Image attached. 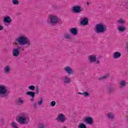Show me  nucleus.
<instances>
[{"mask_svg":"<svg viewBox=\"0 0 128 128\" xmlns=\"http://www.w3.org/2000/svg\"><path fill=\"white\" fill-rule=\"evenodd\" d=\"M32 106L34 110H38V104L36 102H34L32 104Z\"/></svg>","mask_w":128,"mask_h":128,"instance_id":"nucleus-32","label":"nucleus"},{"mask_svg":"<svg viewBox=\"0 0 128 128\" xmlns=\"http://www.w3.org/2000/svg\"><path fill=\"white\" fill-rule=\"evenodd\" d=\"M90 62H94L96 60V56L94 55H90L88 57Z\"/></svg>","mask_w":128,"mask_h":128,"instance_id":"nucleus-15","label":"nucleus"},{"mask_svg":"<svg viewBox=\"0 0 128 128\" xmlns=\"http://www.w3.org/2000/svg\"><path fill=\"white\" fill-rule=\"evenodd\" d=\"M122 56V53L118 52H114V56H113V58H119Z\"/></svg>","mask_w":128,"mask_h":128,"instance_id":"nucleus-18","label":"nucleus"},{"mask_svg":"<svg viewBox=\"0 0 128 128\" xmlns=\"http://www.w3.org/2000/svg\"><path fill=\"white\" fill-rule=\"evenodd\" d=\"M108 116L110 120H112L114 118V116L112 112H110L108 114Z\"/></svg>","mask_w":128,"mask_h":128,"instance_id":"nucleus-23","label":"nucleus"},{"mask_svg":"<svg viewBox=\"0 0 128 128\" xmlns=\"http://www.w3.org/2000/svg\"><path fill=\"white\" fill-rule=\"evenodd\" d=\"M59 24H62V20L60 18H58V23Z\"/></svg>","mask_w":128,"mask_h":128,"instance_id":"nucleus-39","label":"nucleus"},{"mask_svg":"<svg viewBox=\"0 0 128 128\" xmlns=\"http://www.w3.org/2000/svg\"><path fill=\"white\" fill-rule=\"evenodd\" d=\"M80 24L81 26H88V18L86 17L84 18L80 22Z\"/></svg>","mask_w":128,"mask_h":128,"instance_id":"nucleus-11","label":"nucleus"},{"mask_svg":"<svg viewBox=\"0 0 128 128\" xmlns=\"http://www.w3.org/2000/svg\"><path fill=\"white\" fill-rule=\"evenodd\" d=\"M44 104V98L40 97V100L38 102V106H42Z\"/></svg>","mask_w":128,"mask_h":128,"instance_id":"nucleus-25","label":"nucleus"},{"mask_svg":"<svg viewBox=\"0 0 128 128\" xmlns=\"http://www.w3.org/2000/svg\"><path fill=\"white\" fill-rule=\"evenodd\" d=\"M58 16L54 15L52 16L49 15L48 16V18L50 20V24L52 26H54V24H58Z\"/></svg>","mask_w":128,"mask_h":128,"instance_id":"nucleus-6","label":"nucleus"},{"mask_svg":"<svg viewBox=\"0 0 128 128\" xmlns=\"http://www.w3.org/2000/svg\"><path fill=\"white\" fill-rule=\"evenodd\" d=\"M24 48L22 46H18L16 48H14L12 50V56L15 58L20 56V52H24Z\"/></svg>","mask_w":128,"mask_h":128,"instance_id":"nucleus-5","label":"nucleus"},{"mask_svg":"<svg viewBox=\"0 0 128 128\" xmlns=\"http://www.w3.org/2000/svg\"><path fill=\"white\" fill-rule=\"evenodd\" d=\"M28 88L30 90H36V86L34 85H30L28 86Z\"/></svg>","mask_w":128,"mask_h":128,"instance_id":"nucleus-28","label":"nucleus"},{"mask_svg":"<svg viewBox=\"0 0 128 128\" xmlns=\"http://www.w3.org/2000/svg\"><path fill=\"white\" fill-rule=\"evenodd\" d=\"M26 96H28L30 98L36 96V92L34 91H27L26 92Z\"/></svg>","mask_w":128,"mask_h":128,"instance_id":"nucleus-16","label":"nucleus"},{"mask_svg":"<svg viewBox=\"0 0 128 128\" xmlns=\"http://www.w3.org/2000/svg\"><path fill=\"white\" fill-rule=\"evenodd\" d=\"M120 84L122 88H124V86H126V82L124 80L121 81L120 82Z\"/></svg>","mask_w":128,"mask_h":128,"instance_id":"nucleus-27","label":"nucleus"},{"mask_svg":"<svg viewBox=\"0 0 128 128\" xmlns=\"http://www.w3.org/2000/svg\"><path fill=\"white\" fill-rule=\"evenodd\" d=\"M16 42L20 46H26V48H30L32 46L30 40L24 36L20 35L16 39Z\"/></svg>","mask_w":128,"mask_h":128,"instance_id":"nucleus-1","label":"nucleus"},{"mask_svg":"<svg viewBox=\"0 0 128 128\" xmlns=\"http://www.w3.org/2000/svg\"><path fill=\"white\" fill-rule=\"evenodd\" d=\"M38 128H44V125L42 123H40L38 124Z\"/></svg>","mask_w":128,"mask_h":128,"instance_id":"nucleus-33","label":"nucleus"},{"mask_svg":"<svg viewBox=\"0 0 128 128\" xmlns=\"http://www.w3.org/2000/svg\"><path fill=\"white\" fill-rule=\"evenodd\" d=\"M24 102V101L22 100V98H19L18 99V100L16 102V104L17 106H20V104H23Z\"/></svg>","mask_w":128,"mask_h":128,"instance_id":"nucleus-19","label":"nucleus"},{"mask_svg":"<svg viewBox=\"0 0 128 128\" xmlns=\"http://www.w3.org/2000/svg\"><path fill=\"white\" fill-rule=\"evenodd\" d=\"M126 30V27L122 26H118V30L119 32H124Z\"/></svg>","mask_w":128,"mask_h":128,"instance_id":"nucleus-22","label":"nucleus"},{"mask_svg":"<svg viewBox=\"0 0 128 128\" xmlns=\"http://www.w3.org/2000/svg\"><path fill=\"white\" fill-rule=\"evenodd\" d=\"M78 94H82V95H83V96H84V92H79Z\"/></svg>","mask_w":128,"mask_h":128,"instance_id":"nucleus-43","label":"nucleus"},{"mask_svg":"<svg viewBox=\"0 0 128 128\" xmlns=\"http://www.w3.org/2000/svg\"><path fill=\"white\" fill-rule=\"evenodd\" d=\"M51 106H54L56 104V101H52L50 103Z\"/></svg>","mask_w":128,"mask_h":128,"instance_id":"nucleus-35","label":"nucleus"},{"mask_svg":"<svg viewBox=\"0 0 128 128\" xmlns=\"http://www.w3.org/2000/svg\"><path fill=\"white\" fill-rule=\"evenodd\" d=\"M106 30V26L102 23H99L95 26V32L96 34H104Z\"/></svg>","mask_w":128,"mask_h":128,"instance_id":"nucleus-3","label":"nucleus"},{"mask_svg":"<svg viewBox=\"0 0 128 128\" xmlns=\"http://www.w3.org/2000/svg\"><path fill=\"white\" fill-rule=\"evenodd\" d=\"M10 92L8 90L6 86L4 85H0V98H4L8 96Z\"/></svg>","mask_w":128,"mask_h":128,"instance_id":"nucleus-4","label":"nucleus"},{"mask_svg":"<svg viewBox=\"0 0 128 128\" xmlns=\"http://www.w3.org/2000/svg\"><path fill=\"white\" fill-rule=\"evenodd\" d=\"M78 128H86V125L84 123H80L78 126Z\"/></svg>","mask_w":128,"mask_h":128,"instance_id":"nucleus-24","label":"nucleus"},{"mask_svg":"<svg viewBox=\"0 0 128 128\" xmlns=\"http://www.w3.org/2000/svg\"><path fill=\"white\" fill-rule=\"evenodd\" d=\"M30 102H34V96L31 97Z\"/></svg>","mask_w":128,"mask_h":128,"instance_id":"nucleus-40","label":"nucleus"},{"mask_svg":"<svg viewBox=\"0 0 128 128\" xmlns=\"http://www.w3.org/2000/svg\"><path fill=\"white\" fill-rule=\"evenodd\" d=\"M96 64H100L99 60H96Z\"/></svg>","mask_w":128,"mask_h":128,"instance_id":"nucleus-41","label":"nucleus"},{"mask_svg":"<svg viewBox=\"0 0 128 128\" xmlns=\"http://www.w3.org/2000/svg\"><path fill=\"white\" fill-rule=\"evenodd\" d=\"M12 22V18L9 16H6L4 18L3 22H4V24H10Z\"/></svg>","mask_w":128,"mask_h":128,"instance_id":"nucleus-14","label":"nucleus"},{"mask_svg":"<svg viewBox=\"0 0 128 128\" xmlns=\"http://www.w3.org/2000/svg\"><path fill=\"white\" fill-rule=\"evenodd\" d=\"M12 127L14 128H18V124L16 122H13L11 124Z\"/></svg>","mask_w":128,"mask_h":128,"instance_id":"nucleus-26","label":"nucleus"},{"mask_svg":"<svg viewBox=\"0 0 128 128\" xmlns=\"http://www.w3.org/2000/svg\"><path fill=\"white\" fill-rule=\"evenodd\" d=\"M4 72L6 74H10V66H7L5 67Z\"/></svg>","mask_w":128,"mask_h":128,"instance_id":"nucleus-20","label":"nucleus"},{"mask_svg":"<svg viewBox=\"0 0 128 128\" xmlns=\"http://www.w3.org/2000/svg\"><path fill=\"white\" fill-rule=\"evenodd\" d=\"M109 77H110V74H106L103 76L102 77L100 78H98V80H106V79L108 78H109Z\"/></svg>","mask_w":128,"mask_h":128,"instance_id":"nucleus-21","label":"nucleus"},{"mask_svg":"<svg viewBox=\"0 0 128 128\" xmlns=\"http://www.w3.org/2000/svg\"><path fill=\"white\" fill-rule=\"evenodd\" d=\"M117 22L118 24H124L126 22L124 21V20H122V18H120V20L117 21Z\"/></svg>","mask_w":128,"mask_h":128,"instance_id":"nucleus-29","label":"nucleus"},{"mask_svg":"<svg viewBox=\"0 0 128 128\" xmlns=\"http://www.w3.org/2000/svg\"><path fill=\"white\" fill-rule=\"evenodd\" d=\"M84 96H90V93L88 92H84Z\"/></svg>","mask_w":128,"mask_h":128,"instance_id":"nucleus-34","label":"nucleus"},{"mask_svg":"<svg viewBox=\"0 0 128 128\" xmlns=\"http://www.w3.org/2000/svg\"><path fill=\"white\" fill-rule=\"evenodd\" d=\"M64 38H67V40H70V38H72V36H70V34H67L64 36Z\"/></svg>","mask_w":128,"mask_h":128,"instance_id":"nucleus-31","label":"nucleus"},{"mask_svg":"<svg viewBox=\"0 0 128 128\" xmlns=\"http://www.w3.org/2000/svg\"><path fill=\"white\" fill-rule=\"evenodd\" d=\"M114 92H116L114 88L112 86L107 87L106 92L108 94H114Z\"/></svg>","mask_w":128,"mask_h":128,"instance_id":"nucleus-10","label":"nucleus"},{"mask_svg":"<svg viewBox=\"0 0 128 128\" xmlns=\"http://www.w3.org/2000/svg\"><path fill=\"white\" fill-rule=\"evenodd\" d=\"M36 93L39 94V92H40V87H38V86H36Z\"/></svg>","mask_w":128,"mask_h":128,"instance_id":"nucleus-36","label":"nucleus"},{"mask_svg":"<svg viewBox=\"0 0 128 128\" xmlns=\"http://www.w3.org/2000/svg\"><path fill=\"white\" fill-rule=\"evenodd\" d=\"M4 30V26H2V25H0V30Z\"/></svg>","mask_w":128,"mask_h":128,"instance_id":"nucleus-42","label":"nucleus"},{"mask_svg":"<svg viewBox=\"0 0 128 128\" xmlns=\"http://www.w3.org/2000/svg\"><path fill=\"white\" fill-rule=\"evenodd\" d=\"M84 122L90 126H92V124H94V119L90 116L85 118Z\"/></svg>","mask_w":128,"mask_h":128,"instance_id":"nucleus-9","label":"nucleus"},{"mask_svg":"<svg viewBox=\"0 0 128 128\" xmlns=\"http://www.w3.org/2000/svg\"><path fill=\"white\" fill-rule=\"evenodd\" d=\"M20 124H28L30 122V116L26 114H22L17 120Z\"/></svg>","mask_w":128,"mask_h":128,"instance_id":"nucleus-2","label":"nucleus"},{"mask_svg":"<svg viewBox=\"0 0 128 128\" xmlns=\"http://www.w3.org/2000/svg\"><path fill=\"white\" fill-rule=\"evenodd\" d=\"M0 124H4V119L1 118L0 119Z\"/></svg>","mask_w":128,"mask_h":128,"instance_id":"nucleus-38","label":"nucleus"},{"mask_svg":"<svg viewBox=\"0 0 128 128\" xmlns=\"http://www.w3.org/2000/svg\"><path fill=\"white\" fill-rule=\"evenodd\" d=\"M72 10L74 14H80L84 10V8L80 6H75L72 8Z\"/></svg>","mask_w":128,"mask_h":128,"instance_id":"nucleus-7","label":"nucleus"},{"mask_svg":"<svg viewBox=\"0 0 128 128\" xmlns=\"http://www.w3.org/2000/svg\"><path fill=\"white\" fill-rule=\"evenodd\" d=\"M56 120H58V122H60L62 124H64V122H66V116H64L62 114H59Z\"/></svg>","mask_w":128,"mask_h":128,"instance_id":"nucleus-8","label":"nucleus"},{"mask_svg":"<svg viewBox=\"0 0 128 128\" xmlns=\"http://www.w3.org/2000/svg\"><path fill=\"white\" fill-rule=\"evenodd\" d=\"M52 8L53 10H58V6L56 5H53L52 6Z\"/></svg>","mask_w":128,"mask_h":128,"instance_id":"nucleus-37","label":"nucleus"},{"mask_svg":"<svg viewBox=\"0 0 128 128\" xmlns=\"http://www.w3.org/2000/svg\"><path fill=\"white\" fill-rule=\"evenodd\" d=\"M70 32L73 36H76V34H78V28H72L70 30Z\"/></svg>","mask_w":128,"mask_h":128,"instance_id":"nucleus-12","label":"nucleus"},{"mask_svg":"<svg viewBox=\"0 0 128 128\" xmlns=\"http://www.w3.org/2000/svg\"><path fill=\"white\" fill-rule=\"evenodd\" d=\"M12 2H13V4H20V2H18V0H12Z\"/></svg>","mask_w":128,"mask_h":128,"instance_id":"nucleus-30","label":"nucleus"},{"mask_svg":"<svg viewBox=\"0 0 128 128\" xmlns=\"http://www.w3.org/2000/svg\"><path fill=\"white\" fill-rule=\"evenodd\" d=\"M86 4H87V6H90V2H86Z\"/></svg>","mask_w":128,"mask_h":128,"instance_id":"nucleus-44","label":"nucleus"},{"mask_svg":"<svg viewBox=\"0 0 128 128\" xmlns=\"http://www.w3.org/2000/svg\"><path fill=\"white\" fill-rule=\"evenodd\" d=\"M64 128H66V126H64Z\"/></svg>","mask_w":128,"mask_h":128,"instance_id":"nucleus-45","label":"nucleus"},{"mask_svg":"<svg viewBox=\"0 0 128 128\" xmlns=\"http://www.w3.org/2000/svg\"><path fill=\"white\" fill-rule=\"evenodd\" d=\"M64 84H70V78L68 76H66L63 78Z\"/></svg>","mask_w":128,"mask_h":128,"instance_id":"nucleus-17","label":"nucleus"},{"mask_svg":"<svg viewBox=\"0 0 128 128\" xmlns=\"http://www.w3.org/2000/svg\"><path fill=\"white\" fill-rule=\"evenodd\" d=\"M64 70L68 74H74V72L72 71V69L68 66H66L65 68H64Z\"/></svg>","mask_w":128,"mask_h":128,"instance_id":"nucleus-13","label":"nucleus"}]
</instances>
